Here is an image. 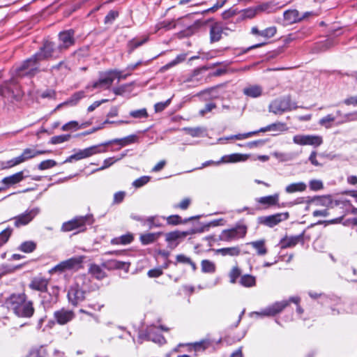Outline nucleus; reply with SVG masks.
<instances>
[{
  "mask_svg": "<svg viewBox=\"0 0 357 357\" xmlns=\"http://www.w3.org/2000/svg\"><path fill=\"white\" fill-rule=\"evenodd\" d=\"M5 303L18 317L31 318L35 312L33 301L28 299L24 292L10 294L6 299Z\"/></svg>",
  "mask_w": 357,
  "mask_h": 357,
  "instance_id": "obj_1",
  "label": "nucleus"
},
{
  "mask_svg": "<svg viewBox=\"0 0 357 357\" xmlns=\"http://www.w3.org/2000/svg\"><path fill=\"white\" fill-rule=\"evenodd\" d=\"M301 298L298 296L290 297L289 300H284L279 302H275L271 305L261 310L260 312H254L252 314H255L257 317H273L277 314L281 312L285 307H287L290 303H294L298 305ZM296 311L299 314H302L303 310L299 305L297 306Z\"/></svg>",
  "mask_w": 357,
  "mask_h": 357,
  "instance_id": "obj_2",
  "label": "nucleus"
},
{
  "mask_svg": "<svg viewBox=\"0 0 357 357\" xmlns=\"http://www.w3.org/2000/svg\"><path fill=\"white\" fill-rule=\"evenodd\" d=\"M42 61L36 53L30 58H28L16 69V73L19 76L33 77L40 72L38 64Z\"/></svg>",
  "mask_w": 357,
  "mask_h": 357,
  "instance_id": "obj_3",
  "label": "nucleus"
},
{
  "mask_svg": "<svg viewBox=\"0 0 357 357\" xmlns=\"http://www.w3.org/2000/svg\"><path fill=\"white\" fill-rule=\"evenodd\" d=\"M248 227L243 224H237L234 227L224 229L218 236V240L226 243H231L242 238L247 234Z\"/></svg>",
  "mask_w": 357,
  "mask_h": 357,
  "instance_id": "obj_4",
  "label": "nucleus"
},
{
  "mask_svg": "<svg viewBox=\"0 0 357 357\" xmlns=\"http://www.w3.org/2000/svg\"><path fill=\"white\" fill-rule=\"evenodd\" d=\"M61 53V50H59V46L56 45L54 42L45 40L39 50L36 52V56L41 61H45L49 59H58Z\"/></svg>",
  "mask_w": 357,
  "mask_h": 357,
  "instance_id": "obj_5",
  "label": "nucleus"
},
{
  "mask_svg": "<svg viewBox=\"0 0 357 357\" xmlns=\"http://www.w3.org/2000/svg\"><path fill=\"white\" fill-rule=\"evenodd\" d=\"M84 259L85 256L83 255L71 257L61 261L50 270L49 272L50 273H53L56 272L62 273L70 270H79L83 267L82 264Z\"/></svg>",
  "mask_w": 357,
  "mask_h": 357,
  "instance_id": "obj_6",
  "label": "nucleus"
},
{
  "mask_svg": "<svg viewBox=\"0 0 357 357\" xmlns=\"http://www.w3.org/2000/svg\"><path fill=\"white\" fill-rule=\"evenodd\" d=\"M298 107L296 104L291 101L290 96H285L272 101L268 109L270 112L280 114L287 111L296 109Z\"/></svg>",
  "mask_w": 357,
  "mask_h": 357,
  "instance_id": "obj_7",
  "label": "nucleus"
},
{
  "mask_svg": "<svg viewBox=\"0 0 357 357\" xmlns=\"http://www.w3.org/2000/svg\"><path fill=\"white\" fill-rule=\"evenodd\" d=\"M91 224V218L89 215L76 216L73 219L63 223L61 230L64 232H68L73 230L84 231L86 230V225Z\"/></svg>",
  "mask_w": 357,
  "mask_h": 357,
  "instance_id": "obj_8",
  "label": "nucleus"
},
{
  "mask_svg": "<svg viewBox=\"0 0 357 357\" xmlns=\"http://www.w3.org/2000/svg\"><path fill=\"white\" fill-rule=\"evenodd\" d=\"M101 146H102V144L99 145L91 146L84 149H80L77 153L68 157L64 160L63 163L72 162L74 160H79L91 157L97 153L106 152L107 150L105 149H102Z\"/></svg>",
  "mask_w": 357,
  "mask_h": 357,
  "instance_id": "obj_9",
  "label": "nucleus"
},
{
  "mask_svg": "<svg viewBox=\"0 0 357 357\" xmlns=\"http://www.w3.org/2000/svg\"><path fill=\"white\" fill-rule=\"evenodd\" d=\"M75 34V31L72 29L60 31L58 34L59 50L63 52L75 45L76 42Z\"/></svg>",
  "mask_w": 357,
  "mask_h": 357,
  "instance_id": "obj_10",
  "label": "nucleus"
},
{
  "mask_svg": "<svg viewBox=\"0 0 357 357\" xmlns=\"http://www.w3.org/2000/svg\"><path fill=\"white\" fill-rule=\"evenodd\" d=\"M119 74V70L116 69L109 70L102 73H101L99 79L92 84L91 87L93 89L102 87L108 89L112 84L114 80L116 78V75Z\"/></svg>",
  "mask_w": 357,
  "mask_h": 357,
  "instance_id": "obj_11",
  "label": "nucleus"
},
{
  "mask_svg": "<svg viewBox=\"0 0 357 357\" xmlns=\"http://www.w3.org/2000/svg\"><path fill=\"white\" fill-rule=\"evenodd\" d=\"M86 291H84L78 284L72 285L68 291L67 297L69 303L73 306H77L85 299Z\"/></svg>",
  "mask_w": 357,
  "mask_h": 357,
  "instance_id": "obj_12",
  "label": "nucleus"
},
{
  "mask_svg": "<svg viewBox=\"0 0 357 357\" xmlns=\"http://www.w3.org/2000/svg\"><path fill=\"white\" fill-rule=\"evenodd\" d=\"M60 289L58 286L51 287L50 291L43 293L41 303L45 310L52 308L59 301Z\"/></svg>",
  "mask_w": 357,
  "mask_h": 357,
  "instance_id": "obj_13",
  "label": "nucleus"
},
{
  "mask_svg": "<svg viewBox=\"0 0 357 357\" xmlns=\"http://www.w3.org/2000/svg\"><path fill=\"white\" fill-rule=\"evenodd\" d=\"M294 143L305 146V145H311L314 146H320L323 139L322 137L318 135H296L293 137Z\"/></svg>",
  "mask_w": 357,
  "mask_h": 357,
  "instance_id": "obj_14",
  "label": "nucleus"
},
{
  "mask_svg": "<svg viewBox=\"0 0 357 357\" xmlns=\"http://www.w3.org/2000/svg\"><path fill=\"white\" fill-rule=\"evenodd\" d=\"M53 317L59 325H66L75 318V313L73 310L61 307L54 311Z\"/></svg>",
  "mask_w": 357,
  "mask_h": 357,
  "instance_id": "obj_15",
  "label": "nucleus"
},
{
  "mask_svg": "<svg viewBox=\"0 0 357 357\" xmlns=\"http://www.w3.org/2000/svg\"><path fill=\"white\" fill-rule=\"evenodd\" d=\"M227 31H231V29L224 26L222 22H213L210 26V42L211 43L218 42L221 40L222 34H228Z\"/></svg>",
  "mask_w": 357,
  "mask_h": 357,
  "instance_id": "obj_16",
  "label": "nucleus"
},
{
  "mask_svg": "<svg viewBox=\"0 0 357 357\" xmlns=\"http://www.w3.org/2000/svg\"><path fill=\"white\" fill-rule=\"evenodd\" d=\"M38 208H32L26 210L24 213L18 215L12 218L14 220V225L15 227H20L28 225L38 213Z\"/></svg>",
  "mask_w": 357,
  "mask_h": 357,
  "instance_id": "obj_17",
  "label": "nucleus"
},
{
  "mask_svg": "<svg viewBox=\"0 0 357 357\" xmlns=\"http://www.w3.org/2000/svg\"><path fill=\"white\" fill-rule=\"evenodd\" d=\"M289 218V213H276L274 215L264 216L260 218V223L266 225L269 227H273L282 221L287 220Z\"/></svg>",
  "mask_w": 357,
  "mask_h": 357,
  "instance_id": "obj_18",
  "label": "nucleus"
},
{
  "mask_svg": "<svg viewBox=\"0 0 357 357\" xmlns=\"http://www.w3.org/2000/svg\"><path fill=\"white\" fill-rule=\"evenodd\" d=\"M130 266V262L116 259H109L102 264V266L108 271L123 270L126 273L128 272Z\"/></svg>",
  "mask_w": 357,
  "mask_h": 357,
  "instance_id": "obj_19",
  "label": "nucleus"
},
{
  "mask_svg": "<svg viewBox=\"0 0 357 357\" xmlns=\"http://www.w3.org/2000/svg\"><path fill=\"white\" fill-rule=\"evenodd\" d=\"M195 233L193 229L188 231H178L176 230L165 234V241L169 244H172L174 242H177L180 240L184 239L187 236L191 235Z\"/></svg>",
  "mask_w": 357,
  "mask_h": 357,
  "instance_id": "obj_20",
  "label": "nucleus"
},
{
  "mask_svg": "<svg viewBox=\"0 0 357 357\" xmlns=\"http://www.w3.org/2000/svg\"><path fill=\"white\" fill-rule=\"evenodd\" d=\"M49 280L43 277H34L31 279L29 284V287L31 290L38 291L41 293H45L47 290Z\"/></svg>",
  "mask_w": 357,
  "mask_h": 357,
  "instance_id": "obj_21",
  "label": "nucleus"
},
{
  "mask_svg": "<svg viewBox=\"0 0 357 357\" xmlns=\"http://www.w3.org/2000/svg\"><path fill=\"white\" fill-rule=\"evenodd\" d=\"M26 176L24 175V171L18 172L15 174L4 177L1 183L4 185L5 189L10 188L15 184L20 183Z\"/></svg>",
  "mask_w": 357,
  "mask_h": 357,
  "instance_id": "obj_22",
  "label": "nucleus"
},
{
  "mask_svg": "<svg viewBox=\"0 0 357 357\" xmlns=\"http://www.w3.org/2000/svg\"><path fill=\"white\" fill-rule=\"evenodd\" d=\"M50 152V151L47 150H36L31 148H26L23 150L22 154L18 157L21 163H23L29 159L36 157L37 155L49 153Z\"/></svg>",
  "mask_w": 357,
  "mask_h": 357,
  "instance_id": "obj_23",
  "label": "nucleus"
},
{
  "mask_svg": "<svg viewBox=\"0 0 357 357\" xmlns=\"http://www.w3.org/2000/svg\"><path fill=\"white\" fill-rule=\"evenodd\" d=\"M138 338L141 341H152L156 342L155 328L153 326L147 327L146 329H142L139 331Z\"/></svg>",
  "mask_w": 357,
  "mask_h": 357,
  "instance_id": "obj_24",
  "label": "nucleus"
},
{
  "mask_svg": "<svg viewBox=\"0 0 357 357\" xmlns=\"http://www.w3.org/2000/svg\"><path fill=\"white\" fill-rule=\"evenodd\" d=\"M303 233L297 236H285L280 241L282 248H291L297 245L299 242L303 241Z\"/></svg>",
  "mask_w": 357,
  "mask_h": 357,
  "instance_id": "obj_25",
  "label": "nucleus"
},
{
  "mask_svg": "<svg viewBox=\"0 0 357 357\" xmlns=\"http://www.w3.org/2000/svg\"><path fill=\"white\" fill-rule=\"evenodd\" d=\"M137 139V136L135 135H128L123 138L121 139H114L112 140H109L102 144V146H108L112 144H119L121 147L126 146L127 145L131 144L135 142Z\"/></svg>",
  "mask_w": 357,
  "mask_h": 357,
  "instance_id": "obj_26",
  "label": "nucleus"
},
{
  "mask_svg": "<svg viewBox=\"0 0 357 357\" xmlns=\"http://www.w3.org/2000/svg\"><path fill=\"white\" fill-rule=\"evenodd\" d=\"M243 93L248 97L257 98L262 95L263 88L258 84L249 85L243 89Z\"/></svg>",
  "mask_w": 357,
  "mask_h": 357,
  "instance_id": "obj_27",
  "label": "nucleus"
},
{
  "mask_svg": "<svg viewBox=\"0 0 357 357\" xmlns=\"http://www.w3.org/2000/svg\"><path fill=\"white\" fill-rule=\"evenodd\" d=\"M103 305L99 303H89L85 306V308H81L79 310V312L81 314H86L94 319H96L98 317L91 311H100Z\"/></svg>",
  "mask_w": 357,
  "mask_h": 357,
  "instance_id": "obj_28",
  "label": "nucleus"
},
{
  "mask_svg": "<svg viewBox=\"0 0 357 357\" xmlns=\"http://www.w3.org/2000/svg\"><path fill=\"white\" fill-rule=\"evenodd\" d=\"M333 114L335 116H336V124H342L349 121L357 119V113H348L342 114L340 110H337Z\"/></svg>",
  "mask_w": 357,
  "mask_h": 357,
  "instance_id": "obj_29",
  "label": "nucleus"
},
{
  "mask_svg": "<svg viewBox=\"0 0 357 357\" xmlns=\"http://www.w3.org/2000/svg\"><path fill=\"white\" fill-rule=\"evenodd\" d=\"M287 130L288 127L287 126L286 123L282 122H276L266 127L261 128L258 131L259 132H265L268 131L283 132Z\"/></svg>",
  "mask_w": 357,
  "mask_h": 357,
  "instance_id": "obj_30",
  "label": "nucleus"
},
{
  "mask_svg": "<svg viewBox=\"0 0 357 357\" xmlns=\"http://www.w3.org/2000/svg\"><path fill=\"white\" fill-rule=\"evenodd\" d=\"M238 283L243 287H254L257 284L256 277L250 274L242 275L238 280Z\"/></svg>",
  "mask_w": 357,
  "mask_h": 357,
  "instance_id": "obj_31",
  "label": "nucleus"
},
{
  "mask_svg": "<svg viewBox=\"0 0 357 357\" xmlns=\"http://www.w3.org/2000/svg\"><path fill=\"white\" fill-rule=\"evenodd\" d=\"M283 16L284 20L289 24L301 22V14L296 9L286 10L284 13Z\"/></svg>",
  "mask_w": 357,
  "mask_h": 357,
  "instance_id": "obj_32",
  "label": "nucleus"
},
{
  "mask_svg": "<svg viewBox=\"0 0 357 357\" xmlns=\"http://www.w3.org/2000/svg\"><path fill=\"white\" fill-rule=\"evenodd\" d=\"M134 240L133 234L127 233L119 237L112 238L110 241L112 245H128L131 243Z\"/></svg>",
  "mask_w": 357,
  "mask_h": 357,
  "instance_id": "obj_33",
  "label": "nucleus"
},
{
  "mask_svg": "<svg viewBox=\"0 0 357 357\" xmlns=\"http://www.w3.org/2000/svg\"><path fill=\"white\" fill-rule=\"evenodd\" d=\"M148 37L135 38L129 40L127 44L128 53L131 54L136 48L142 45L148 41Z\"/></svg>",
  "mask_w": 357,
  "mask_h": 357,
  "instance_id": "obj_34",
  "label": "nucleus"
},
{
  "mask_svg": "<svg viewBox=\"0 0 357 357\" xmlns=\"http://www.w3.org/2000/svg\"><path fill=\"white\" fill-rule=\"evenodd\" d=\"M102 266L91 264L89 268V273L98 280H102L106 277L105 272L102 270Z\"/></svg>",
  "mask_w": 357,
  "mask_h": 357,
  "instance_id": "obj_35",
  "label": "nucleus"
},
{
  "mask_svg": "<svg viewBox=\"0 0 357 357\" xmlns=\"http://www.w3.org/2000/svg\"><path fill=\"white\" fill-rule=\"evenodd\" d=\"M217 254H220L222 256H231L236 257L241 254V250L238 246H234L229 248H220L215 250Z\"/></svg>",
  "mask_w": 357,
  "mask_h": 357,
  "instance_id": "obj_36",
  "label": "nucleus"
},
{
  "mask_svg": "<svg viewBox=\"0 0 357 357\" xmlns=\"http://www.w3.org/2000/svg\"><path fill=\"white\" fill-rule=\"evenodd\" d=\"M278 201H279L278 194L261 197L259 198L257 200V202L259 204H261L262 205H266L268 206H274V205L278 204Z\"/></svg>",
  "mask_w": 357,
  "mask_h": 357,
  "instance_id": "obj_37",
  "label": "nucleus"
},
{
  "mask_svg": "<svg viewBox=\"0 0 357 357\" xmlns=\"http://www.w3.org/2000/svg\"><path fill=\"white\" fill-rule=\"evenodd\" d=\"M248 158V156L247 155L233 153L223 156L222 158V161L224 162H237L241 161H245Z\"/></svg>",
  "mask_w": 357,
  "mask_h": 357,
  "instance_id": "obj_38",
  "label": "nucleus"
},
{
  "mask_svg": "<svg viewBox=\"0 0 357 357\" xmlns=\"http://www.w3.org/2000/svg\"><path fill=\"white\" fill-rule=\"evenodd\" d=\"M257 14L256 8H249L238 12L237 21H242L247 19H252Z\"/></svg>",
  "mask_w": 357,
  "mask_h": 357,
  "instance_id": "obj_39",
  "label": "nucleus"
},
{
  "mask_svg": "<svg viewBox=\"0 0 357 357\" xmlns=\"http://www.w3.org/2000/svg\"><path fill=\"white\" fill-rule=\"evenodd\" d=\"M26 357H49L47 349L44 346L32 348Z\"/></svg>",
  "mask_w": 357,
  "mask_h": 357,
  "instance_id": "obj_40",
  "label": "nucleus"
},
{
  "mask_svg": "<svg viewBox=\"0 0 357 357\" xmlns=\"http://www.w3.org/2000/svg\"><path fill=\"white\" fill-rule=\"evenodd\" d=\"M306 185L303 182H298V183H294L288 185L286 188L285 191L287 193H294L296 192H303L306 189Z\"/></svg>",
  "mask_w": 357,
  "mask_h": 357,
  "instance_id": "obj_41",
  "label": "nucleus"
},
{
  "mask_svg": "<svg viewBox=\"0 0 357 357\" xmlns=\"http://www.w3.org/2000/svg\"><path fill=\"white\" fill-rule=\"evenodd\" d=\"M85 96L86 94L84 91H77L74 93L67 100H66V103H68V105L70 106H75Z\"/></svg>",
  "mask_w": 357,
  "mask_h": 357,
  "instance_id": "obj_42",
  "label": "nucleus"
},
{
  "mask_svg": "<svg viewBox=\"0 0 357 357\" xmlns=\"http://www.w3.org/2000/svg\"><path fill=\"white\" fill-rule=\"evenodd\" d=\"M253 248L257 250V252L259 255H264L267 253V250L265 247V241L259 240L256 241H252L248 243Z\"/></svg>",
  "mask_w": 357,
  "mask_h": 357,
  "instance_id": "obj_43",
  "label": "nucleus"
},
{
  "mask_svg": "<svg viewBox=\"0 0 357 357\" xmlns=\"http://www.w3.org/2000/svg\"><path fill=\"white\" fill-rule=\"evenodd\" d=\"M36 249V243L32 241H24L21 243L18 250L25 252L31 253Z\"/></svg>",
  "mask_w": 357,
  "mask_h": 357,
  "instance_id": "obj_44",
  "label": "nucleus"
},
{
  "mask_svg": "<svg viewBox=\"0 0 357 357\" xmlns=\"http://www.w3.org/2000/svg\"><path fill=\"white\" fill-rule=\"evenodd\" d=\"M20 164H22L21 161L19 157L17 156L7 161L0 162V167L1 169H8Z\"/></svg>",
  "mask_w": 357,
  "mask_h": 357,
  "instance_id": "obj_45",
  "label": "nucleus"
},
{
  "mask_svg": "<svg viewBox=\"0 0 357 357\" xmlns=\"http://www.w3.org/2000/svg\"><path fill=\"white\" fill-rule=\"evenodd\" d=\"M202 271L206 273H213L215 271V265L213 262L204 259L201 262Z\"/></svg>",
  "mask_w": 357,
  "mask_h": 357,
  "instance_id": "obj_46",
  "label": "nucleus"
},
{
  "mask_svg": "<svg viewBox=\"0 0 357 357\" xmlns=\"http://www.w3.org/2000/svg\"><path fill=\"white\" fill-rule=\"evenodd\" d=\"M132 83L123 84L118 87L113 88L112 91L116 96H123L126 93L131 92L130 87L132 86Z\"/></svg>",
  "mask_w": 357,
  "mask_h": 357,
  "instance_id": "obj_47",
  "label": "nucleus"
},
{
  "mask_svg": "<svg viewBox=\"0 0 357 357\" xmlns=\"http://www.w3.org/2000/svg\"><path fill=\"white\" fill-rule=\"evenodd\" d=\"M335 121H336V116H335L333 114H328L326 116L321 118L319 120V123L321 126H322L326 128H328L331 127L332 123L333 122L336 123Z\"/></svg>",
  "mask_w": 357,
  "mask_h": 357,
  "instance_id": "obj_48",
  "label": "nucleus"
},
{
  "mask_svg": "<svg viewBox=\"0 0 357 357\" xmlns=\"http://www.w3.org/2000/svg\"><path fill=\"white\" fill-rule=\"evenodd\" d=\"M14 94L13 90L8 85L7 82L0 85V96L3 98H9Z\"/></svg>",
  "mask_w": 357,
  "mask_h": 357,
  "instance_id": "obj_49",
  "label": "nucleus"
},
{
  "mask_svg": "<svg viewBox=\"0 0 357 357\" xmlns=\"http://www.w3.org/2000/svg\"><path fill=\"white\" fill-rule=\"evenodd\" d=\"M241 271L238 266H234L229 273V282L235 284L241 276Z\"/></svg>",
  "mask_w": 357,
  "mask_h": 357,
  "instance_id": "obj_50",
  "label": "nucleus"
},
{
  "mask_svg": "<svg viewBox=\"0 0 357 357\" xmlns=\"http://www.w3.org/2000/svg\"><path fill=\"white\" fill-rule=\"evenodd\" d=\"M163 219L167 220V223L169 225H178L182 223H185L188 220H182L181 217L178 215H172L167 218L162 217Z\"/></svg>",
  "mask_w": 357,
  "mask_h": 357,
  "instance_id": "obj_51",
  "label": "nucleus"
},
{
  "mask_svg": "<svg viewBox=\"0 0 357 357\" xmlns=\"http://www.w3.org/2000/svg\"><path fill=\"white\" fill-rule=\"evenodd\" d=\"M13 233V229L7 227L0 233V248L6 244Z\"/></svg>",
  "mask_w": 357,
  "mask_h": 357,
  "instance_id": "obj_52",
  "label": "nucleus"
},
{
  "mask_svg": "<svg viewBox=\"0 0 357 357\" xmlns=\"http://www.w3.org/2000/svg\"><path fill=\"white\" fill-rule=\"evenodd\" d=\"M57 165V162L52 159L45 160L42 161L38 165V169L39 170H45L50 168H52Z\"/></svg>",
  "mask_w": 357,
  "mask_h": 357,
  "instance_id": "obj_53",
  "label": "nucleus"
},
{
  "mask_svg": "<svg viewBox=\"0 0 357 357\" xmlns=\"http://www.w3.org/2000/svg\"><path fill=\"white\" fill-rule=\"evenodd\" d=\"M70 135H61L54 136L50 139V143L52 144H58L65 142H67L70 138Z\"/></svg>",
  "mask_w": 357,
  "mask_h": 357,
  "instance_id": "obj_54",
  "label": "nucleus"
},
{
  "mask_svg": "<svg viewBox=\"0 0 357 357\" xmlns=\"http://www.w3.org/2000/svg\"><path fill=\"white\" fill-rule=\"evenodd\" d=\"M277 32V29L275 26H270L264 30L261 31V36L264 38L265 39H269L273 37Z\"/></svg>",
  "mask_w": 357,
  "mask_h": 357,
  "instance_id": "obj_55",
  "label": "nucleus"
},
{
  "mask_svg": "<svg viewBox=\"0 0 357 357\" xmlns=\"http://www.w3.org/2000/svg\"><path fill=\"white\" fill-rule=\"evenodd\" d=\"M130 116L135 119H144L148 116L147 111L145 108L133 110L130 112Z\"/></svg>",
  "mask_w": 357,
  "mask_h": 357,
  "instance_id": "obj_56",
  "label": "nucleus"
},
{
  "mask_svg": "<svg viewBox=\"0 0 357 357\" xmlns=\"http://www.w3.org/2000/svg\"><path fill=\"white\" fill-rule=\"evenodd\" d=\"M149 181H150L149 176H141V177L138 178L137 179L135 180L132 182V185L135 188H141V187L144 186V185H146L147 183L149 182Z\"/></svg>",
  "mask_w": 357,
  "mask_h": 357,
  "instance_id": "obj_57",
  "label": "nucleus"
},
{
  "mask_svg": "<svg viewBox=\"0 0 357 357\" xmlns=\"http://www.w3.org/2000/svg\"><path fill=\"white\" fill-rule=\"evenodd\" d=\"M155 239V234H144L140 236V241L143 245H148L153 243Z\"/></svg>",
  "mask_w": 357,
  "mask_h": 357,
  "instance_id": "obj_58",
  "label": "nucleus"
},
{
  "mask_svg": "<svg viewBox=\"0 0 357 357\" xmlns=\"http://www.w3.org/2000/svg\"><path fill=\"white\" fill-rule=\"evenodd\" d=\"M185 130L188 131V133L191 135L192 137H200L203 135L204 132V129L202 128H185Z\"/></svg>",
  "mask_w": 357,
  "mask_h": 357,
  "instance_id": "obj_59",
  "label": "nucleus"
},
{
  "mask_svg": "<svg viewBox=\"0 0 357 357\" xmlns=\"http://www.w3.org/2000/svg\"><path fill=\"white\" fill-rule=\"evenodd\" d=\"M119 16V12L116 10H110L105 17V24H112Z\"/></svg>",
  "mask_w": 357,
  "mask_h": 357,
  "instance_id": "obj_60",
  "label": "nucleus"
},
{
  "mask_svg": "<svg viewBox=\"0 0 357 357\" xmlns=\"http://www.w3.org/2000/svg\"><path fill=\"white\" fill-rule=\"evenodd\" d=\"M310 188L312 190L317 191L323 189L324 185L321 181L313 179L309 183Z\"/></svg>",
  "mask_w": 357,
  "mask_h": 357,
  "instance_id": "obj_61",
  "label": "nucleus"
},
{
  "mask_svg": "<svg viewBox=\"0 0 357 357\" xmlns=\"http://www.w3.org/2000/svg\"><path fill=\"white\" fill-rule=\"evenodd\" d=\"M176 23L174 21H163L158 24V30L165 29L166 30L174 28Z\"/></svg>",
  "mask_w": 357,
  "mask_h": 357,
  "instance_id": "obj_62",
  "label": "nucleus"
},
{
  "mask_svg": "<svg viewBox=\"0 0 357 357\" xmlns=\"http://www.w3.org/2000/svg\"><path fill=\"white\" fill-rule=\"evenodd\" d=\"M63 68H64L66 70L68 69V66L65 63L64 61H61L59 63H58L57 64L52 66L50 68L49 71L51 73H54L55 72L59 71V70H62Z\"/></svg>",
  "mask_w": 357,
  "mask_h": 357,
  "instance_id": "obj_63",
  "label": "nucleus"
},
{
  "mask_svg": "<svg viewBox=\"0 0 357 357\" xmlns=\"http://www.w3.org/2000/svg\"><path fill=\"white\" fill-rule=\"evenodd\" d=\"M126 197V192L119 191L114 195L113 204H119L121 203Z\"/></svg>",
  "mask_w": 357,
  "mask_h": 357,
  "instance_id": "obj_64",
  "label": "nucleus"
}]
</instances>
